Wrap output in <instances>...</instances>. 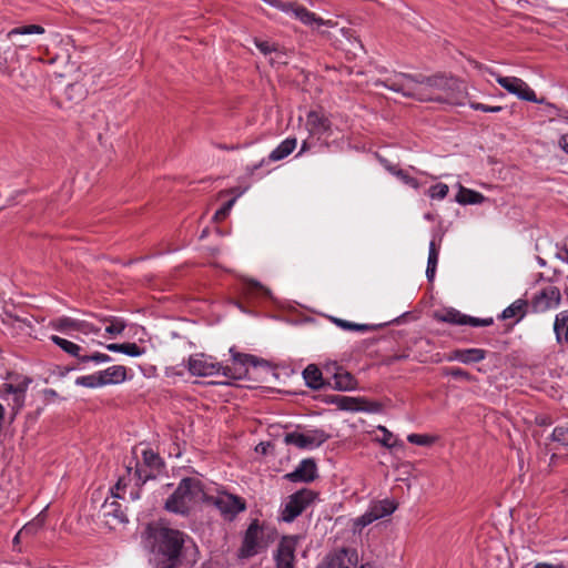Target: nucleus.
<instances>
[{
  "mask_svg": "<svg viewBox=\"0 0 568 568\" xmlns=\"http://www.w3.org/2000/svg\"><path fill=\"white\" fill-rule=\"evenodd\" d=\"M44 29L38 24L21 26L10 30L7 33V38L12 40L16 36H28V34H42Z\"/></svg>",
  "mask_w": 568,
  "mask_h": 568,
  "instance_id": "nucleus-27",
  "label": "nucleus"
},
{
  "mask_svg": "<svg viewBox=\"0 0 568 568\" xmlns=\"http://www.w3.org/2000/svg\"><path fill=\"white\" fill-rule=\"evenodd\" d=\"M376 409H377L376 404H371L362 397H349V396H346L344 406L342 408V410H348V412H359V410L372 412V410H376Z\"/></svg>",
  "mask_w": 568,
  "mask_h": 568,
  "instance_id": "nucleus-20",
  "label": "nucleus"
},
{
  "mask_svg": "<svg viewBox=\"0 0 568 568\" xmlns=\"http://www.w3.org/2000/svg\"><path fill=\"white\" fill-rule=\"evenodd\" d=\"M261 532L257 521H253L248 526L242 546V555L244 557H251L257 554L260 549Z\"/></svg>",
  "mask_w": 568,
  "mask_h": 568,
  "instance_id": "nucleus-15",
  "label": "nucleus"
},
{
  "mask_svg": "<svg viewBox=\"0 0 568 568\" xmlns=\"http://www.w3.org/2000/svg\"><path fill=\"white\" fill-rule=\"evenodd\" d=\"M106 349L115 353H123L132 357L141 356L144 351L141 349L135 343H123V344H108Z\"/></svg>",
  "mask_w": 568,
  "mask_h": 568,
  "instance_id": "nucleus-22",
  "label": "nucleus"
},
{
  "mask_svg": "<svg viewBox=\"0 0 568 568\" xmlns=\"http://www.w3.org/2000/svg\"><path fill=\"white\" fill-rule=\"evenodd\" d=\"M536 568H561V566L554 567V566H548V565H538V566H536Z\"/></svg>",
  "mask_w": 568,
  "mask_h": 568,
  "instance_id": "nucleus-64",
  "label": "nucleus"
},
{
  "mask_svg": "<svg viewBox=\"0 0 568 568\" xmlns=\"http://www.w3.org/2000/svg\"><path fill=\"white\" fill-rule=\"evenodd\" d=\"M493 75L501 88L518 99L538 104L544 103V99H538L535 91L520 78L503 77L496 73Z\"/></svg>",
  "mask_w": 568,
  "mask_h": 568,
  "instance_id": "nucleus-6",
  "label": "nucleus"
},
{
  "mask_svg": "<svg viewBox=\"0 0 568 568\" xmlns=\"http://www.w3.org/2000/svg\"><path fill=\"white\" fill-rule=\"evenodd\" d=\"M483 199L484 196L480 193L464 187H460V191L457 195V201L462 204L480 203Z\"/></svg>",
  "mask_w": 568,
  "mask_h": 568,
  "instance_id": "nucleus-31",
  "label": "nucleus"
},
{
  "mask_svg": "<svg viewBox=\"0 0 568 568\" xmlns=\"http://www.w3.org/2000/svg\"><path fill=\"white\" fill-rule=\"evenodd\" d=\"M99 331H100V328H95L92 324H90L88 322H84V321H79L78 322L77 332H80V333H83L85 335H89L91 333H98Z\"/></svg>",
  "mask_w": 568,
  "mask_h": 568,
  "instance_id": "nucleus-50",
  "label": "nucleus"
},
{
  "mask_svg": "<svg viewBox=\"0 0 568 568\" xmlns=\"http://www.w3.org/2000/svg\"><path fill=\"white\" fill-rule=\"evenodd\" d=\"M403 176V179L406 181V183L413 185L414 187H417V182L415 179L408 178L402 173V171L398 172Z\"/></svg>",
  "mask_w": 568,
  "mask_h": 568,
  "instance_id": "nucleus-60",
  "label": "nucleus"
},
{
  "mask_svg": "<svg viewBox=\"0 0 568 568\" xmlns=\"http://www.w3.org/2000/svg\"><path fill=\"white\" fill-rule=\"evenodd\" d=\"M256 364L253 356L234 354L233 366L223 367L211 357L203 354L195 355L189 359V371L196 376H212L222 372V374L230 378H242L246 374V365Z\"/></svg>",
  "mask_w": 568,
  "mask_h": 568,
  "instance_id": "nucleus-3",
  "label": "nucleus"
},
{
  "mask_svg": "<svg viewBox=\"0 0 568 568\" xmlns=\"http://www.w3.org/2000/svg\"><path fill=\"white\" fill-rule=\"evenodd\" d=\"M408 442L416 445H428L432 443V439L425 435L410 434L407 437Z\"/></svg>",
  "mask_w": 568,
  "mask_h": 568,
  "instance_id": "nucleus-49",
  "label": "nucleus"
},
{
  "mask_svg": "<svg viewBox=\"0 0 568 568\" xmlns=\"http://www.w3.org/2000/svg\"><path fill=\"white\" fill-rule=\"evenodd\" d=\"M464 349H456L449 354L448 361H458L463 363Z\"/></svg>",
  "mask_w": 568,
  "mask_h": 568,
  "instance_id": "nucleus-57",
  "label": "nucleus"
},
{
  "mask_svg": "<svg viewBox=\"0 0 568 568\" xmlns=\"http://www.w3.org/2000/svg\"><path fill=\"white\" fill-rule=\"evenodd\" d=\"M100 377L103 386L108 384H119L125 381L126 368L122 365H114L100 372Z\"/></svg>",
  "mask_w": 568,
  "mask_h": 568,
  "instance_id": "nucleus-18",
  "label": "nucleus"
},
{
  "mask_svg": "<svg viewBox=\"0 0 568 568\" xmlns=\"http://www.w3.org/2000/svg\"><path fill=\"white\" fill-rule=\"evenodd\" d=\"M75 384L80 385V386H84V387H90V388L103 386V384L101 383L100 373L78 377L75 379Z\"/></svg>",
  "mask_w": 568,
  "mask_h": 568,
  "instance_id": "nucleus-38",
  "label": "nucleus"
},
{
  "mask_svg": "<svg viewBox=\"0 0 568 568\" xmlns=\"http://www.w3.org/2000/svg\"><path fill=\"white\" fill-rule=\"evenodd\" d=\"M333 322H334L338 327H341L342 329H345V331L368 332V331H373V329H375V326H374V325H369V324H357V323L348 322V321H346V320H342V318H333Z\"/></svg>",
  "mask_w": 568,
  "mask_h": 568,
  "instance_id": "nucleus-30",
  "label": "nucleus"
},
{
  "mask_svg": "<svg viewBox=\"0 0 568 568\" xmlns=\"http://www.w3.org/2000/svg\"><path fill=\"white\" fill-rule=\"evenodd\" d=\"M254 44L255 47L258 49V51L265 57L267 58L268 55H272L273 52H274V49L276 48L277 44H275L274 42H271L268 40H262V39H258V38H255L254 39Z\"/></svg>",
  "mask_w": 568,
  "mask_h": 568,
  "instance_id": "nucleus-39",
  "label": "nucleus"
},
{
  "mask_svg": "<svg viewBox=\"0 0 568 568\" xmlns=\"http://www.w3.org/2000/svg\"><path fill=\"white\" fill-rule=\"evenodd\" d=\"M205 493L199 479L184 478L168 498L165 508L176 514H186L195 504L204 500Z\"/></svg>",
  "mask_w": 568,
  "mask_h": 568,
  "instance_id": "nucleus-4",
  "label": "nucleus"
},
{
  "mask_svg": "<svg viewBox=\"0 0 568 568\" xmlns=\"http://www.w3.org/2000/svg\"><path fill=\"white\" fill-rule=\"evenodd\" d=\"M235 203V197L226 202L220 210H217L213 216L215 222H222L230 213L231 209Z\"/></svg>",
  "mask_w": 568,
  "mask_h": 568,
  "instance_id": "nucleus-45",
  "label": "nucleus"
},
{
  "mask_svg": "<svg viewBox=\"0 0 568 568\" xmlns=\"http://www.w3.org/2000/svg\"><path fill=\"white\" fill-rule=\"evenodd\" d=\"M313 499L314 494L308 489H302L291 495L282 510V520L286 523L293 521L306 509Z\"/></svg>",
  "mask_w": 568,
  "mask_h": 568,
  "instance_id": "nucleus-7",
  "label": "nucleus"
},
{
  "mask_svg": "<svg viewBox=\"0 0 568 568\" xmlns=\"http://www.w3.org/2000/svg\"><path fill=\"white\" fill-rule=\"evenodd\" d=\"M376 85H383L388 90L422 102L435 101L452 105L465 104L457 94V80L445 75L423 77L400 72L377 81Z\"/></svg>",
  "mask_w": 568,
  "mask_h": 568,
  "instance_id": "nucleus-1",
  "label": "nucleus"
},
{
  "mask_svg": "<svg viewBox=\"0 0 568 568\" xmlns=\"http://www.w3.org/2000/svg\"><path fill=\"white\" fill-rule=\"evenodd\" d=\"M104 322L110 324L105 326V332L112 336H116L123 333L126 324L123 320L118 317L104 318Z\"/></svg>",
  "mask_w": 568,
  "mask_h": 568,
  "instance_id": "nucleus-35",
  "label": "nucleus"
},
{
  "mask_svg": "<svg viewBox=\"0 0 568 568\" xmlns=\"http://www.w3.org/2000/svg\"><path fill=\"white\" fill-rule=\"evenodd\" d=\"M551 439L562 445H568V427H556L552 430Z\"/></svg>",
  "mask_w": 568,
  "mask_h": 568,
  "instance_id": "nucleus-44",
  "label": "nucleus"
},
{
  "mask_svg": "<svg viewBox=\"0 0 568 568\" xmlns=\"http://www.w3.org/2000/svg\"><path fill=\"white\" fill-rule=\"evenodd\" d=\"M143 460L148 466L159 467L160 466V457L153 450H144L143 452Z\"/></svg>",
  "mask_w": 568,
  "mask_h": 568,
  "instance_id": "nucleus-48",
  "label": "nucleus"
},
{
  "mask_svg": "<svg viewBox=\"0 0 568 568\" xmlns=\"http://www.w3.org/2000/svg\"><path fill=\"white\" fill-rule=\"evenodd\" d=\"M378 429L383 433L381 443L386 447H394L397 444V439L394 435L384 426H378Z\"/></svg>",
  "mask_w": 568,
  "mask_h": 568,
  "instance_id": "nucleus-46",
  "label": "nucleus"
},
{
  "mask_svg": "<svg viewBox=\"0 0 568 568\" xmlns=\"http://www.w3.org/2000/svg\"><path fill=\"white\" fill-rule=\"evenodd\" d=\"M491 324H493V318H477V317H471V316L465 315V325L478 327V326H489Z\"/></svg>",
  "mask_w": 568,
  "mask_h": 568,
  "instance_id": "nucleus-47",
  "label": "nucleus"
},
{
  "mask_svg": "<svg viewBox=\"0 0 568 568\" xmlns=\"http://www.w3.org/2000/svg\"><path fill=\"white\" fill-rule=\"evenodd\" d=\"M51 341L81 363V357H83L84 354H82V347L80 345L57 335L51 336Z\"/></svg>",
  "mask_w": 568,
  "mask_h": 568,
  "instance_id": "nucleus-21",
  "label": "nucleus"
},
{
  "mask_svg": "<svg viewBox=\"0 0 568 568\" xmlns=\"http://www.w3.org/2000/svg\"><path fill=\"white\" fill-rule=\"evenodd\" d=\"M305 128L311 138L321 139L331 129V122L322 110H311L306 114Z\"/></svg>",
  "mask_w": 568,
  "mask_h": 568,
  "instance_id": "nucleus-12",
  "label": "nucleus"
},
{
  "mask_svg": "<svg viewBox=\"0 0 568 568\" xmlns=\"http://www.w3.org/2000/svg\"><path fill=\"white\" fill-rule=\"evenodd\" d=\"M305 384L312 389H321L325 386L323 373L315 364H310L303 371Z\"/></svg>",
  "mask_w": 568,
  "mask_h": 568,
  "instance_id": "nucleus-17",
  "label": "nucleus"
},
{
  "mask_svg": "<svg viewBox=\"0 0 568 568\" xmlns=\"http://www.w3.org/2000/svg\"><path fill=\"white\" fill-rule=\"evenodd\" d=\"M443 374L450 375L454 378L464 379V381H467V382L473 381V376L468 372H466V371H464L462 368H456V367L447 368L446 367V368L443 369Z\"/></svg>",
  "mask_w": 568,
  "mask_h": 568,
  "instance_id": "nucleus-41",
  "label": "nucleus"
},
{
  "mask_svg": "<svg viewBox=\"0 0 568 568\" xmlns=\"http://www.w3.org/2000/svg\"><path fill=\"white\" fill-rule=\"evenodd\" d=\"M346 396L333 395L329 397V403L335 404L339 409L343 408Z\"/></svg>",
  "mask_w": 568,
  "mask_h": 568,
  "instance_id": "nucleus-54",
  "label": "nucleus"
},
{
  "mask_svg": "<svg viewBox=\"0 0 568 568\" xmlns=\"http://www.w3.org/2000/svg\"><path fill=\"white\" fill-rule=\"evenodd\" d=\"M342 369L341 366L337 365V363H328L324 366V373L328 376L331 375L333 378L336 376V373H338Z\"/></svg>",
  "mask_w": 568,
  "mask_h": 568,
  "instance_id": "nucleus-52",
  "label": "nucleus"
},
{
  "mask_svg": "<svg viewBox=\"0 0 568 568\" xmlns=\"http://www.w3.org/2000/svg\"><path fill=\"white\" fill-rule=\"evenodd\" d=\"M29 384H30V381L24 379L21 383H19L18 385H16L17 397H13V405L11 408V410H12L11 420L14 418V416L19 413V410L22 408V406L24 404L26 392L28 389Z\"/></svg>",
  "mask_w": 568,
  "mask_h": 568,
  "instance_id": "nucleus-23",
  "label": "nucleus"
},
{
  "mask_svg": "<svg viewBox=\"0 0 568 568\" xmlns=\"http://www.w3.org/2000/svg\"><path fill=\"white\" fill-rule=\"evenodd\" d=\"M554 331L557 335V339L560 341L561 335L564 334L566 342L568 343V312H561L556 316L554 323Z\"/></svg>",
  "mask_w": 568,
  "mask_h": 568,
  "instance_id": "nucleus-26",
  "label": "nucleus"
},
{
  "mask_svg": "<svg viewBox=\"0 0 568 568\" xmlns=\"http://www.w3.org/2000/svg\"><path fill=\"white\" fill-rule=\"evenodd\" d=\"M437 262H438V251L435 246V243L430 242L427 270H426V276H427L428 281H433L435 277Z\"/></svg>",
  "mask_w": 568,
  "mask_h": 568,
  "instance_id": "nucleus-29",
  "label": "nucleus"
},
{
  "mask_svg": "<svg viewBox=\"0 0 568 568\" xmlns=\"http://www.w3.org/2000/svg\"><path fill=\"white\" fill-rule=\"evenodd\" d=\"M357 561L358 556L355 549L342 548L329 552L317 568H353Z\"/></svg>",
  "mask_w": 568,
  "mask_h": 568,
  "instance_id": "nucleus-9",
  "label": "nucleus"
},
{
  "mask_svg": "<svg viewBox=\"0 0 568 568\" xmlns=\"http://www.w3.org/2000/svg\"><path fill=\"white\" fill-rule=\"evenodd\" d=\"M296 544V537H284L281 540L275 556L277 568H294Z\"/></svg>",
  "mask_w": 568,
  "mask_h": 568,
  "instance_id": "nucleus-13",
  "label": "nucleus"
},
{
  "mask_svg": "<svg viewBox=\"0 0 568 568\" xmlns=\"http://www.w3.org/2000/svg\"><path fill=\"white\" fill-rule=\"evenodd\" d=\"M103 510L105 516H113L114 518H118L121 523L128 520L124 513L120 510V505L115 500H105V503L103 504Z\"/></svg>",
  "mask_w": 568,
  "mask_h": 568,
  "instance_id": "nucleus-34",
  "label": "nucleus"
},
{
  "mask_svg": "<svg viewBox=\"0 0 568 568\" xmlns=\"http://www.w3.org/2000/svg\"><path fill=\"white\" fill-rule=\"evenodd\" d=\"M1 394H2V395L12 394V395H13V397H17V388H16V385H12V384H3L2 388H1Z\"/></svg>",
  "mask_w": 568,
  "mask_h": 568,
  "instance_id": "nucleus-55",
  "label": "nucleus"
},
{
  "mask_svg": "<svg viewBox=\"0 0 568 568\" xmlns=\"http://www.w3.org/2000/svg\"><path fill=\"white\" fill-rule=\"evenodd\" d=\"M244 284H245V291L247 294L266 296V297L271 296V291L255 280L245 278Z\"/></svg>",
  "mask_w": 568,
  "mask_h": 568,
  "instance_id": "nucleus-28",
  "label": "nucleus"
},
{
  "mask_svg": "<svg viewBox=\"0 0 568 568\" xmlns=\"http://www.w3.org/2000/svg\"><path fill=\"white\" fill-rule=\"evenodd\" d=\"M486 357V352L480 348H468L464 349L463 355V363L464 364H470V363H478L483 361Z\"/></svg>",
  "mask_w": 568,
  "mask_h": 568,
  "instance_id": "nucleus-37",
  "label": "nucleus"
},
{
  "mask_svg": "<svg viewBox=\"0 0 568 568\" xmlns=\"http://www.w3.org/2000/svg\"><path fill=\"white\" fill-rule=\"evenodd\" d=\"M396 508L397 504H395L393 500L384 499L381 501H376L369 507V509L364 515H362L355 520V527L362 529L365 526L372 524L373 521L393 514Z\"/></svg>",
  "mask_w": 568,
  "mask_h": 568,
  "instance_id": "nucleus-11",
  "label": "nucleus"
},
{
  "mask_svg": "<svg viewBox=\"0 0 568 568\" xmlns=\"http://www.w3.org/2000/svg\"><path fill=\"white\" fill-rule=\"evenodd\" d=\"M333 379L334 385L332 387L336 390L348 392L355 389L357 386L355 377L343 367L338 373H336V376Z\"/></svg>",
  "mask_w": 568,
  "mask_h": 568,
  "instance_id": "nucleus-19",
  "label": "nucleus"
},
{
  "mask_svg": "<svg viewBox=\"0 0 568 568\" xmlns=\"http://www.w3.org/2000/svg\"><path fill=\"white\" fill-rule=\"evenodd\" d=\"M111 361V357L106 354H103V353H93L91 355H88V354H84L83 357H81V364H85V363H89V362H94L95 364H101V363H108Z\"/></svg>",
  "mask_w": 568,
  "mask_h": 568,
  "instance_id": "nucleus-42",
  "label": "nucleus"
},
{
  "mask_svg": "<svg viewBox=\"0 0 568 568\" xmlns=\"http://www.w3.org/2000/svg\"><path fill=\"white\" fill-rule=\"evenodd\" d=\"M316 477V464L313 459H304L298 467L287 475L293 481H312Z\"/></svg>",
  "mask_w": 568,
  "mask_h": 568,
  "instance_id": "nucleus-16",
  "label": "nucleus"
},
{
  "mask_svg": "<svg viewBox=\"0 0 568 568\" xmlns=\"http://www.w3.org/2000/svg\"><path fill=\"white\" fill-rule=\"evenodd\" d=\"M78 320H73L70 317H62L58 318L54 322H52V325L55 329L69 334L72 331H77L78 328Z\"/></svg>",
  "mask_w": 568,
  "mask_h": 568,
  "instance_id": "nucleus-32",
  "label": "nucleus"
},
{
  "mask_svg": "<svg viewBox=\"0 0 568 568\" xmlns=\"http://www.w3.org/2000/svg\"><path fill=\"white\" fill-rule=\"evenodd\" d=\"M560 300V290L557 286L548 285L534 296L531 307L536 313H544L557 308Z\"/></svg>",
  "mask_w": 568,
  "mask_h": 568,
  "instance_id": "nucleus-10",
  "label": "nucleus"
},
{
  "mask_svg": "<svg viewBox=\"0 0 568 568\" xmlns=\"http://www.w3.org/2000/svg\"><path fill=\"white\" fill-rule=\"evenodd\" d=\"M560 150L568 155V144H558Z\"/></svg>",
  "mask_w": 568,
  "mask_h": 568,
  "instance_id": "nucleus-63",
  "label": "nucleus"
},
{
  "mask_svg": "<svg viewBox=\"0 0 568 568\" xmlns=\"http://www.w3.org/2000/svg\"><path fill=\"white\" fill-rule=\"evenodd\" d=\"M329 438L322 429H311L305 433L292 432L284 436V443L298 448H314L321 446Z\"/></svg>",
  "mask_w": 568,
  "mask_h": 568,
  "instance_id": "nucleus-8",
  "label": "nucleus"
},
{
  "mask_svg": "<svg viewBox=\"0 0 568 568\" xmlns=\"http://www.w3.org/2000/svg\"><path fill=\"white\" fill-rule=\"evenodd\" d=\"M470 108L483 112H499L501 110V106H488L481 103H470Z\"/></svg>",
  "mask_w": 568,
  "mask_h": 568,
  "instance_id": "nucleus-51",
  "label": "nucleus"
},
{
  "mask_svg": "<svg viewBox=\"0 0 568 568\" xmlns=\"http://www.w3.org/2000/svg\"><path fill=\"white\" fill-rule=\"evenodd\" d=\"M270 447V443H260L256 447H255V450L257 453H261L262 455H266L267 454V449Z\"/></svg>",
  "mask_w": 568,
  "mask_h": 568,
  "instance_id": "nucleus-58",
  "label": "nucleus"
},
{
  "mask_svg": "<svg viewBox=\"0 0 568 568\" xmlns=\"http://www.w3.org/2000/svg\"><path fill=\"white\" fill-rule=\"evenodd\" d=\"M27 537V535H20V531L16 535L14 539H13V542L14 544H18L20 541L21 538H24Z\"/></svg>",
  "mask_w": 568,
  "mask_h": 568,
  "instance_id": "nucleus-62",
  "label": "nucleus"
},
{
  "mask_svg": "<svg viewBox=\"0 0 568 568\" xmlns=\"http://www.w3.org/2000/svg\"><path fill=\"white\" fill-rule=\"evenodd\" d=\"M428 193L432 199L442 200L447 195L448 186L446 184L438 183V184L433 185L429 189Z\"/></svg>",
  "mask_w": 568,
  "mask_h": 568,
  "instance_id": "nucleus-43",
  "label": "nucleus"
},
{
  "mask_svg": "<svg viewBox=\"0 0 568 568\" xmlns=\"http://www.w3.org/2000/svg\"><path fill=\"white\" fill-rule=\"evenodd\" d=\"M4 422H6V408L0 403V432L2 430V428L4 426Z\"/></svg>",
  "mask_w": 568,
  "mask_h": 568,
  "instance_id": "nucleus-59",
  "label": "nucleus"
},
{
  "mask_svg": "<svg viewBox=\"0 0 568 568\" xmlns=\"http://www.w3.org/2000/svg\"><path fill=\"white\" fill-rule=\"evenodd\" d=\"M44 525V517L39 515L37 518H34L32 521L26 524L20 529V535H27L32 536L36 535Z\"/></svg>",
  "mask_w": 568,
  "mask_h": 568,
  "instance_id": "nucleus-36",
  "label": "nucleus"
},
{
  "mask_svg": "<svg viewBox=\"0 0 568 568\" xmlns=\"http://www.w3.org/2000/svg\"><path fill=\"white\" fill-rule=\"evenodd\" d=\"M125 483H124V479L123 478H120L115 486H114V489H112V495L114 498H121V495L119 494L120 489L124 488L125 487Z\"/></svg>",
  "mask_w": 568,
  "mask_h": 568,
  "instance_id": "nucleus-56",
  "label": "nucleus"
},
{
  "mask_svg": "<svg viewBox=\"0 0 568 568\" xmlns=\"http://www.w3.org/2000/svg\"><path fill=\"white\" fill-rule=\"evenodd\" d=\"M295 144H280L271 154L272 161H278L291 154L294 150Z\"/></svg>",
  "mask_w": 568,
  "mask_h": 568,
  "instance_id": "nucleus-40",
  "label": "nucleus"
},
{
  "mask_svg": "<svg viewBox=\"0 0 568 568\" xmlns=\"http://www.w3.org/2000/svg\"><path fill=\"white\" fill-rule=\"evenodd\" d=\"M159 568H176V567H170L169 561H156Z\"/></svg>",
  "mask_w": 568,
  "mask_h": 568,
  "instance_id": "nucleus-61",
  "label": "nucleus"
},
{
  "mask_svg": "<svg viewBox=\"0 0 568 568\" xmlns=\"http://www.w3.org/2000/svg\"><path fill=\"white\" fill-rule=\"evenodd\" d=\"M246 190L247 187H232L230 190L221 191L219 195L224 196L225 194H234V197L236 199L237 196H241Z\"/></svg>",
  "mask_w": 568,
  "mask_h": 568,
  "instance_id": "nucleus-53",
  "label": "nucleus"
},
{
  "mask_svg": "<svg viewBox=\"0 0 568 568\" xmlns=\"http://www.w3.org/2000/svg\"><path fill=\"white\" fill-rule=\"evenodd\" d=\"M186 539L183 531L162 520L148 524L143 532L144 545L155 561H169L170 567H178Z\"/></svg>",
  "mask_w": 568,
  "mask_h": 568,
  "instance_id": "nucleus-2",
  "label": "nucleus"
},
{
  "mask_svg": "<svg viewBox=\"0 0 568 568\" xmlns=\"http://www.w3.org/2000/svg\"><path fill=\"white\" fill-rule=\"evenodd\" d=\"M526 308L527 302L524 300H517L511 305L504 310L501 317L504 320L513 318L516 316L521 318L526 313Z\"/></svg>",
  "mask_w": 568,
  "mask_h": 568,
  "instance_id": "nucleus-25",
  "label": "nucleus"
},
{
  "mask_svg": "<svg viewBox=\"0 0 568 568\" xmlns=\"http://www.w3.org/2000/svg\"><path fill=\"white\" fill-rule=\"evenodd\" d=\"M266 4L294 17L300 20L306 27L312 29H321L322 27L334 28L336 27V21L334 20H324L321 17L316 16L314 12L308 11L306 8L302 6H297L293 2H285L283 0H262Z\"/></svg>",
  "mask_w": 568,
  "mask_h": 568,
  "instance_id": "nucleus-5",
  "label": "nucleus"
},
{
  "mask_svg": "<svg viewBox=\"0 0 568 568\" xmlns=\"http://www.w3.org/2000/svg\"><path fill=\"white\" fill-rule=\"evenodd\" d=\"M214 505L225 515L234 516L245 509V503L237 496L221 494L214 498Z\"/></svg>",
  "mask_w": 568,
  "mask_h": 568,
  "instance_id": "nucleus-14",
  "label": "nucleus"
},
{
  "mask_svg": "<svg viewBox=\"0 0 568 568\" xmlns=\"http://www.w3.org/2000/svg\"><path fill=\"white\" fill-rule=\"evenodd\" d=\"M266 59L272 67L276 68L288 63L287 52L278 45L274 49L273 54L268 55Z\"/></svg>",
  "mask_w": 568,
  "mask_h": 568,
  "instance_id": "nucleus-33",
  "label": "nucleus"
},
{
  "mask_svg": "<svg viewBox=\"0 0 568 568\" xmlns=\"http://www.w3.org/2000/svg\"><path fill=\"white\" fill-rule=\"evenodd\" d=\"M436 318L440 322L449 324L465 325V314H462L460 312L453 308L437 313Z\"/></svg>",
  "mask_w": 568,
  "mask_h": 568,
  "instance_id": "nucleus-24",
  "label": "nucleus"
}]
</instances>
